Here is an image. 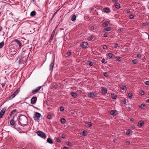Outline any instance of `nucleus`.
I'll list each match as a JSON object with an SVG mask.
<instances>
[{"label": "nucleus", "mask_w": 149, "mask_h": 149, "mask_svg": "<svg viewBox=\"0 0 149 149\" xmlns=\"http://www.w3.org/2000/svg\"><path fill=\"white\" fill-rule=\"evenodd\" d=\"M17 120L18 121V124L22 127L28 125V118L26 116L21 115L17 118Z\"/></svg>", "instance_id": "f257e3e1"}, {"label": "nucleus", "mask_w": 149, "mask_h": 149, "mask_svg": "<svg viewBox=\"0 0 149 149\" xmlns=\"http://www.w3.org/2000/svg\"><path fill=\"white\" fill-rule=\"evenodd\" d=\"M11 44H13L17 45L19 49H20L22 46V43L20 40L18 39H15L11 43Z\"/></svg>", "instance_id": "f03ea898"}, {"label": "nucleus", "mask_w": 149, "mask_h": 149, "mask_svg": "<svg viewBox=\"0 0 149 149\" xmlns=\"http://www.w3.org/2000/svg\"><path fill=\"white\" fill-rule=\"evenodd\" d=\"M20 91V88H18L11 95L9 96L8 98V99L11 100L14 98L17 95Z\"/></svg>", "instance_id": "7ed1b4c3"}, {"label": "nucleus", "mask_w": 149, "mask_h": 149, "mask_svg": "<svg viewBox=\"0 0 149 149\" xmlns=\"http://www.w3.org/2000/svg\"><path fill=\"white\" fill-rule=\"evenodd\" d=\"M36 134L38 136L45 139L47 137L45 134L42 131H38L36 132Z\"/></svg>", "instance_id": "20e7f679"}, {"label": "nucleus", "mask_w": 149, "mask_h": 149, "mask_svg": "<svg viewBox=\"0 0 149 149\" xmlns=\"http://www.w3.org/2000/svg\"><path fill=\"white\" fill-rule=\"evenodd\" d=\"M35 114L33 116V118L34 120L37 121L39 120L40 117L41 116V114L39 113L35 112Z\"/></svg>", "instance_id": "39448f33"}, {"label": "nucleus", "mask_w": 149, "mask_h": 149, "mask_svg": "<svg viewBox=\"0 0 149 149\" xmlns=\"http://www.w3.org/2000/svg\"><path fill=\"white\" fill-rule=\"evenodd\" d=\"M17 115H14L13 118V119L10 120V124L12 126L15 125V118H17Z\"/></svg>", "instance_id": "423d86ee"}, {"label": "nucleus", "mask_w": 149, "mask_h": 149, "mask_svg": "<svg viewBox=\"0 0 149 149\" xmlns=\"http://www.w3.org/2000/svg\"><path fill=\"white\" fill-rule=\"evenodd\" d=\"M6 109V108L4 107L3 108L0 112V118H1Z\"/></svg>", "instance_id": "0eeeda50"}, {"label": "nucleus", "mask_w": 149, "mask_h": 149, "mask_svg": "<svg viewBox=\"0 0 149 149\" xmlns=\"http://www.w3.org/2000/svg\"><path fill=\"white\" fill-rule=\"evenodd\" d=\"M88 43L87 42H84L81 44V46L82 48L85 49L87 46Z\"/></svg>", "instance_id": "6e6552de"}, {"label": "nucleus", "mask_w": 149, "mask_h": 149, "mask_svg": "<svg viewBox=\"0 0 149 149\" xmlns=\"http://www.w3.org/2000/svg\"><path fill=\"white\" fill-rule=\"evenodd\" d=\"M88 97H95L96 94L93 92H90L88 93Z\"/></svg>", "instance_id": "1a4fd4ad"}, {"label": "nucleus", "mask_w": 149, "mask_h": 149, "mask_svg": "<svg viewBox=\"0 0 149 149\" xmlns=\"http://www.w3.org/2000/svg\"><path fill=\"white\" fill-rule=\"evenodd\" d=\"M37 100L36 97H33L31 99V103L32 104H34L36 103Z\"/></svg>", "instance_id": "9d476101"}, {"label": "nucleus", "mask_w": 149, "mask_h": 149, "mask_svg": "<svg viewBox=\"0 0 149 149\" xmlns=\"http://www.w3.org/2000/svg\"><path fill=\"white\" fill-rule=\"evenodd\" d=\"M26 58L23 57V58H20L19 60V64H21L23 63L24 61L25 60Z\"/></svg>", "instance_id": "9b49d317"}, {"label": "nucleus", "mask_w": 149, "mask_h": 149, "mask_svg": "<svg viewBox=\"0 0 149 149\" xmlns=\"http://www.w3.org/2000/svg\"><path fill=\"white\" fill-rule=\"evenodd\" d=\"M71 95L74 98H76L78 97V95L77 93L73 92H71L70 93Z\"/></svg>", "instance_id": "f8f14e48"}, {"label": "nucleus", "mask_w": 149, "mask_h": 149, "mask_svg": "<svg viewBox=\"0 0 149 149\" xmlns=\"http://www.w3.org/2000/svg\"><path fill=\"white\" fill-rule=\"evenodd\" d=\"M144 124V122L142 120H140L138 122L137 124V126H138V127H141Z\"/></svg>", "instance_id": "ddd939ff"}, {"label": "nucleus", "mask_w": 149, "mask_h": 149, "mask_svg": "<svg viewBox=\"0 0 149 149\" xmlns=\"http://www.w3.org/2000/svg\"><path fill=\"white\" fill-rule=\"evenodd\" d=\"M10 46L12 47L13 48L17 50L18 49H20L19 48V47H18V46L17 45H15L14 44H11Z\"/></svg>", "instance_id": "4468645a"}, {"label": "nucleus", "mask_w": 149, "mask_h": 149, "mask_svg": "<svg viewBox=\"0 0 149 149\" xmlns=\"http://www.w3.org/2000/svg\"><path fill=\"white\" fill-rule=\"evenodd\" d=\"M102 91L104 95H105L107 93V89L104 87H103L102 89Z\"/></svg>", "instance_id": "2eb2a0df"}, {"label": "nucleus", "mask_w": 149, "mask_h": 149, "mask_svg": "<svg viewBox=\"0 0 149 149\" xmlns=\"http://www.w3.org/2000/svg\"><path fill=\"white\" fill-rule=\"evenodd\" d=\"M139 107L142 109H144L146 107L144 104H142L139 105Z\"/></svg>", "instance_id": "dca6fc26"}, {"label": "nucleus", "mask_w": 149, "mask_h": 149, "mask_svg": "<svg viewBox=\"0 0 149 149\" xmlns=\"http://www.w3.org/2000/svg\"><path fill=\"white\" fill-rule=\"evenodd\" d=\"M109 24V22L108 21H105L102 24V27H106Z\"/></svg>", "instance_id": "f3484780"}, {"label": "nucleus", "mask_w": 149, "mask_h": 149, "mask_svg": "<svg viewBox=\"0 0 149 149\" xmlns=\"http://www.w3.org/2000/svg\"><path fill=\"white\" fill-rule=\"evenodd\" d=\"M54 66V60L50 64L49 66V70H52Z\"/></svg>", "instance_id": "a211bd4d"}, {"label": "nucleus", "mask_w": 149, "mask_h": 149, "mask_svg": "<svg viewBox=\"0 0 149 149\" xmlns=\"http://www.w3.org/2000/svg\"><path fill=\"white\" fill-rule=\"evenodd\" d=\"M57 26L56 27L55 29L53 31L52 33L51 34V36L50 38H52L53 39V37L54 36V34H55V33L56 30V29L57 28Z\"/></svg>", "instance_id": "6ab92c4d"}, {"label": "nucleus", "mask_w": 149, "mask_h": 149, "mask_svg": "<svg viewBox=\"0 0 149 149\" xmlns=\"http://www.w3.org/2000/svg\"><path fill=\"white\" fill-rule=\"evenodd\" d=\"M47 141L50 144H52L53 143V141L50 138H48L47 140Z\"/></svg>", "instance_id": "aec40b11"}, {"label": "nucleus", "mask_w": 149, "mask_h": 149, "mask_svg": "<svg viewBox=\"0 0 149 149\" xmlns=\"http://www.w3.org/2000/svg\"><path fill=\"white\" fill-rule=\"evenodd\" d=\"M17 111L16 109H15L12 111L10 114L11 117L13 114H14Z\"/></svg>", "instance_id": "412c9836"}, {"label": "nucleus", "mask_w": 149, "mask_h": 149, "mask_svg": "<svg viewBox=\"0 0 149 149\" xmlns=\"http://www.w3.org/2000/svg\"><path fill=\"white\" fill-rule=\"evenodd\" d=\"M87 132L86 130L83 131L81 132V134L83 136H86L87 135Z\"/></svg>", "instance_id": "4be33fe9"}, {"label": "nucleus", "mask_w": 149, "mask_h": 149, "mask_svg": "<svg viewBox=\"0 0 149 149\" xmlns=\"http://www.w3.org/2000/svg\"><path fill=\"white\" fill-rule=\"evenodd\" d=\"M112 29L111 27H106L104 29V30L107 31H109L111 30Z\"/></svg>", "instance_id": "5701e85b"}, {"label": "nucleus", "mask_w": 149, "mask_h": 149, "mask_svg": "<svg viewBox=\"0 0 149 149\" xmlns=\"http://www.w3.org/2000/svg\"><path fill=\"white\" fill-rule=\"evenodd\" d=\"M76 19V16L75 15H73L71 18V20L72 21H75Z\"/></svg>", "instance_id": "b1692460"}, {"label": "nucleus", "mask_w": 149, "mask_h": 149, "mask_svg": "<svg viewBox=\"0 0 149 149\" xmlns=\"http://www.w3.org/2000/svg\"><path fill=\"white\" fill-rule=\"evenodd\" d=\"M92 123L91 122H88L86 125V126L87 127H89L92 125Z\"/></svg>", "instance_id": "393cba45"}, {"label": "nucleus", "mask_w": 149, "mask_h": 149, "mask_svg": "<svg viewBox=\"0 0 149 149\" xmlns=\"http://www.w3.org/2000/svg\"><path fill=\"white\" fill-rule=\"evenodd\" d=\"M115 58L117 61H121L122 57L119 56H116L115 57Z\"/></svg>", "instance_id": "a878e982"}, {"label": "nucleus", "mask_w": 149, "mask_h": 149, "mask_svg": "<svg viewBox=\"0 0 149 149\" xmlns=\"http://www.w3.org/2000/svg\"><path fill=\"white\" fill-rule=\"evenodd\" d=\"M36 15V12L35 11H32L30 15L31 16H34Z\"/></svg>", "instance_id": "bb28decb"}, {"label": "nucleus", "mask_w": 149, "mask_h": 149, "mask_svg": "<svg viewBox=\"0 0 149 149\" xmlns=\"http://www.w3.org/2000/svg\"><path fill=\"white\" fill-rule=\"evenodd\" d=\"M111 97L113 99H116L117 98V96L114 93L111 94Z\"/></svg>", "instance_id": "cd10ccee"}, {"label": "nucleus", "mask_w": 149, "mask_h": 149, "mask_svg": "<svg viewBox=\"0 0 149 149\" xmlns=\"http://www.w3.org/2000/svg\"><path fill=\"white\" fill-rule=\"evenodd\" d=\"M104 11L106 13H108L110 12V9L108 8H105Z\"/></svg>", "instance_id": "c85d7f7f"}, {"label": "nucleus", "mask_w": 149, "mask_h": 149, "mask_svg": "<svg viewBox=\"0 0 149 149\" xmlns=\"http://www.w3.org/2000/svg\"><path fill=\"white\" fill-rule=\"evenodd\" d=\"M10 49L11 52H14L17 51L10 46Z\"/></svg>", "instance_id": "c756f323"}, {"label": "nucleus", "mask_w": 149, "mask_h": 149, "mask_svg": "<svg viewBox=\"0 0 149 149\" xmlns=\"http://www.w3.org/2000/svg\"><path fill=\"white\" fill-rule=\"evenodd\" d=\"M116 3V4L115 5L116 8L117 9H119L120 8V5L119 3Z\"/></svg>", "instance_id": "7c9ffc66"}, {"label": "nucleus", "mask_w": 149, "mask_h": 149, "mask_svg": "<svg viewBox=\"0 0 149 149\" xmlns=\"http://www.w3.org/2000/svg\"><path fill=\"white\" fill-rule=\"evenodd\" d=\"M138 61V60L136 59H135L132 61V62L134 64H135L137 63Z\"/></svg>", "instance_id": "2f4dec72"}, {"label": "nucleus", "mask_w": 149, "mask_h": 149, "mask_svg": "<svg viewBox=\"0 0 149 149\" xmlns=\"http://www.w3.org/2000/svg\"><path fill=\"white\" fill-rule=\"evenodd\" d=\"M61 121L62 123L64 124L65 123L66 120L64 118H62L61 119Z\"/></svg>", "instance_id": "473e14b6"}, {"label": "nucleus", "mask_w": 149, "mask_h": 149, "mask_svg": "<svg viewBox=\"0 0 149 149\" xmlns=\"http://www.w3.org/2000/svg\"><path fill=\"white\" fill-rule=\"evenodd\" d=\"M114 56V55L112 53L108 54V56L110 58H112Z\"/></svg>", "instance_id": "72a5a7b5"}, {"label": "nucleus", "mask_w": 149, "mask_h": 149, "mask_svg": "<svg viewBox=\"0 0 149 149\" xmlns=\"http://www.w3.org/2000/svg\"><path fill=\"white\" fill-rule=\"evenodd\" d=\"M131 130H130V129H129L127 131V132H126V134L127 135V136H128L129 135L130 133H131Z\"/></svg>", "instance_id": "f704fd0d"}, {"label": "nucleus", "mask_w": 149, "mask_h": 149, "mask_svg": "<svg viewBox=\"0 0 149 149\" xmlns=\"http://www.w3.org/2000/svg\"><path fill=\"white\" fill-rule=\"evenodd\" d=\"M120 88L124 91L126 90L127 89L126 87L125 86H123L122 87H121Z\"/></svg>", "instance_id": "c9c22d12"}, {"label": "nucleus", "mask_w": 149, "mask_h": 149, "mask_svg": "<svg viewBox=\"0 0 149 149\" xmlns=\"http://www.w3.org/2000/svg\"><path fill=\"white\" fill-rule=\"evenodd\" d=\"M94 36H89L88 38V40H91L93 39Z\"/></svg>", "instance_id": "e433bc0d"}, {"label": "nucleus", "mask_w": 149, "mask_h": 149, "mask_svg": "<svg viewBox=\"0 0 149 149\" xmlns=\"http://www.w3.org/2000/svg\"><path fill=\"white\" fill-rule=\"evenodd\" d=\"M4 45V42H1L0 43V48H2Z\"/></svg>", "instance_id": "4c0bfd02"}, {"label": "nucleus", "mask_w": 149, "mask_h": 149, "mask_svg": "<svg viewBox=\"0 0 149 149\" xmlns=\"http://www.w3.org/2000/svg\"><path fill=\"white\" fill-rule=\"evenodd\" d=\"M41 88L42 86H40L38 87V88H36V89H35L38 92L41 89Z\"/></svg>", "instance_id": "58836bf2"}, {"label": "nucleus", "mask_w": 149, "mask_h": 149, "mask_svg": "<svg viewBox=\"0 0 149 149\" xmlns=\"http://www.w3.org/2000/svg\"><path fill=\"white\" fill-rule=\"evenodd\" d=\"M128 97L130 98V99H131L132 98V95L131 93H130L128 94Z\"/></svg>", "instance_id": "ea45409f"}, {"label": "nucleus", "mask_w": 149, "mask_h": 149, "mask_svg": "<svg viewBox=\"0 0 149 149\" xmlns=\"http://www.w3.org/2000/svg\"><path fill=\"white\" fill-rule=\"evenodd\" d=\"M115 111L114 110H111L110 111V114L111 115H115Z\"/></svg>", "instance_id": "a19ab883"}, {"label": "nucleus", "mask_w": 149, "mask_h": 149, "mask_svg": "<svg viewBox=\"0 0 149 149\" xmlns=\"http://www.w3.org/2000/svg\"><path fill=\"white\" fill-rule=\"evenodd\" d=\"M68 145L69 146H72L73 144L71 142L69 141L68 142Z\"/></svg>", "instance_id": "79ce46f5"}, {"label": "nucleus", "mask_w": 149, "mask_h": 149, "mask_svg": "<svg viewBox=\"0 0 149 149\" xmlns=\"http://www.w3.org/2000/svg\"><path fill=\"white\" fill-rule=\"evenodd\" d=\"M88 65L90 66H92L93 65V63L91 61H88Z\"/></svg>", "instance_id": "37998d69"}, {"label": "nucleus", "mask_w": 149, "mask_h": 149, "mask_svg": "<svg viewBox=\"0 0 149 149\" xmlns=\"http://www.w3.org/2000/svg\"><path fill=\"white\" fill-rule=\"evenodd\" d=\"M149 24V22L144 23L142 25L143 26H145Z\"/></svg>", "instance_id": "c03bdc74"}, {"label": "nucleus", "mask_w": 149, "mask_h": 149, "mask_svg": "<svg viewBox=\"0 0 149 149\" xmlns=\"http://www.w3.org/2000/svg\"><path fill=\"white\" fill-rule=\"evenodd\" d=\"M102 63L104 64H106L107 63V61H106V60L104 58L102 60Z\"/></svg>", "instance_id": "a18cd8bd"}, {"label": "nucleus", "mask_w": 149, "mask_h": 149, "mask_svg": "<svg viewBox=\"0 0 149 149\" xmlns=\"http://www.w3.org/2000/svg\"><path fill=\"white\" fill-rule=\"evenodd\" d=\"M71 54H72V53L71 52H68L66 53V55H67L68 56H70L71 55Z\"/></svg>", "instance_id": "49530a36"}, {"label": "nucleus", "mask_w": 149, "mask_h": 149, "mask_svg": "<svg viewBox=\"0 0 149 149\" xmlns=\"http://www.w3.org/2000/svg\"><path fill=\"white\" fill-rule=\"evenodd\" d=\"M139 93L142 95H144L145 93L144 92L143 90H141Z\"/></svg>", "instance_id": "de8ad7c7"}, {"label": "nucleus", "mask_w": 149, "mask_h": 149, "mask_svg": "<svg viewBox=\"0 0 149 149\" xmlns=\"http://www.w3.org/2000/svg\"><path fill=\"white\" fill-rule=\"evenodd\" d=\"M47 118L48 119H51L52 118V116L51 115H50V114H48L47 116Z\"/></svg>", "instance_id": "09e8293b"}, {"label": "nucleus", "mask_w": 149, "mask_h": 149, "mask_svg": "<svg viewBox=\"0 0 149 149\" xmlns=\"http://www.w3.org/2000/svg\"><path fill=\"white\" fill-rule=\"evenodd\" d=\"M32 93L33 94H34L36 93L37 92V91L36 90V89H34L32 91Z\"/></svg>", "instance_id": "8fccbe9b"}, {"label": "nucleus", "mask_w": 149, "mask_h": 149, "mask_svg": "<svg viewBox=\"0 0 149 149\" xmlns=\"http://www.w3.org/2000/svg\"><path fill=\"white\" fill-rule=\"evenodd\" d=\"M130 142L129 141H127L125 143V144L126 145H128L130 144Z\"/></svg>", "instance_id": "3c124183"}, {"label": "nucleus", "mask_w": 149, "mask_h": 149, "mask_svg": "<svg viewBox=\"0 0 149 149\" xmlns=\"http://www.w3.org/2000/svg\"><path fill=\"white\" fill-rule=\"evenodd\" d=\"M60 111H63L64 110V108L63 106H61L60 107Z\"/></svg>", "instance_id": "603ef678"}, {"label": "nucleus", "mask_w": 149, "mask_h": 149, "mask_svg": "<svg viewBox=\"0 0 149 149\" xmlns=\"http://www.w3.org/2000/svg\"><path fill=\"white\" fill-rule=\"evenodd\" d=\"M129 17L130 19H132L134 18V16L132 14H131L129 16Z\"/></svg>", "instance_id": "864d4df0"}, {"label": "nucleus", "mask_w": 149, "mask_h": 149, "mask_svg": "<svg viewBox=\"0 0 149 149\" xmlns=\"http://www.w3.org/2000/svg\"><path fill=\"white\" fill-rule=\"evenodd\" d=\"M56 141L58 142H60L61 141V138H57Z\"/></svg>", "instance_id": "5fc2aeb1"}, {"label": "nucleus", "mask_w": 149, "mask_h": 149, "mask_svg": "<svg viewBox=\"0 0 149 149\" xmlns=\"http://www.w3.org/2000/svg\"><path fill=\"white\" fill-rule=\"evenodd\" d=\"M145 84L147 85H149V81H146L145 82Z\"/></svg>", "instance_id": "6e6d98bb"}, {"label": "nucleus", "mask_w": 149, "mask_h": 149, "mask_svg": "<svg viewBox=\"0 0 149 149\" xmlns=\"http://www.w3.org/2000/svg\"><path fill=\"white\" fill-rule=\"evenodd\" d=\"M108 73L107 72H104V75L105 77H107L108 76Z\"/></svg>", "instance_id": "4d7b16f0"}, {"label": "nucleus", "mask_w": 149, "mask_h": 149, "mask_svg": "<svg viewBox=\"0 0 149 149\" xmlns=\"http://www.w3.org/2000/svg\"><path fill=\"white\" fill-rule=\"evenodd\" d=\"M58 85L56 84L54 85L53 86V87L55 89H56L58 88Z\"/></svg>", "instance_id": "13d9d810"}, {"label": "nucleus", "mask_w": 149, "mask_h": 149, "mask_svg": "<svg viewBox=\"0 0 149 149\" xmlns=\"http://www.w3.org/2000/svg\"><path fill=\"white\" fill-rule=\"evenodd\" d=\"M114 47L116 48L118 46V44L116 43H114Z\"/></svg>", "instance_id": "bf43d9fd"}, {"label": "nucleus", "mask_w": 149, "mask_h": 149, "mask_svg": "<svg viewBox=\"0 0 149 149\" xmlns=\"http://www.w3.org/2000/svg\"><path fill=\"white\" fill-rule=\"evenodd\" d=\"M58 11V10H57V11H56L54 14V15H53V16L52 17V19L53 17H54L55 16V15L57 13V12Z\"/></svg>", "instance_id": "052dcab7"}, {"label": "nucleus", "mask_w": 149, "mask_h": 149, "mask_svg": "<svg viewBox=\"0 0 149 149\" xmlns=\"http://www.w3.org/2000/svg\"><path fill=\"white\" fill-rule=\"evenodd\" d=\"M103 48L104 49H107V46L106 45H104L103 47Z\"/></svg>", "instance_id": "680f3d73"}, {"label": "nucleus", "mask_w": 149, "mask_h": 149, "mask_svg": "<svg viewBox=\"0 0 149 149\" xmlns=\"http://www.w3.org/2000/svg\"><path fill=\"white\" fill-rule=\"evenodd\" d=\"M108 34L107 33H105L104 34V36L105 37H107Z\"/></svg>", "instance_id": "e2e57ef3"}, {"label": "nucleus", "mask_w": 149, "mask_h": 149, "mask_svg": "<svg viewBox=\"0 0 149 149\" xmlns=\"http://www.w3.org/2000/svg\"><path fill=\"white\" fill-rule=\"evenodd\" d=\"M1 84L2 85V87L3 88L5 85V82H4V83Z\"/></svg>", "instance_id": "0e129e2a"}, {"label": "nucleus", "mask_w": 149, "mask_h": 149, "mask_svg": "<svg viewBox=\"0 0 149 149\" xmlns=\"http://www.w3.org/2000/svg\"><path fill=\"white\" fill-rule=\"evenodd\" d=\"M141 56V55L140 54H138L137 56V57L138 58L140 57Z\"/></svg>", "instance_id": "69168bd1"}, {"label": "nucleus", "mask_w": 149, "mask_h": 149, "mask_svg": "<svg viewBox=\"0 0 149 149\" xmlns=\"http://www.w3.org/2000/svg\"><path fill=\"white\" fill-rule=\"evenodd\" d=\"M22 51L23 52H27V51H27L25 49H24V48H23V49L22 50Z\"/></svg>", "instance_id": "338daca9"}, {"label": "nucleus", "mask_w": 149, "mask_h": 149, "mask_svg": "<svg viewBox=\"0 0 149 149\" xmlns=\"http://www.w3.org/2000/svg\"><path fill=\"white\" fill-rule=\"evenodd\" d=\"M123 102L124 103V104H126V100L125 99Z\"/></svg>", "instance_id": "774afa93"}]
</instances>
